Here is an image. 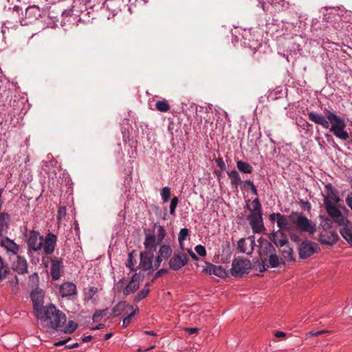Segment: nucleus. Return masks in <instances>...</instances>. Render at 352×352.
I'll return each mask as SVG.
<instances>
[{
  "mask_svg": "<svg viewBox=\"0 0 352 352\" xmlns=\"http://www.w3.org/2000/svg\"><path fill=\"white\" fill-rule=\"evenodd\" d=\"M247 241L249 242L250 249L248 248V252H250V254H251L254 250V247L255 245V241L254 236H250L246 239Z\"/></svg>",
  "mask_w": 352,
  "mask_h": 352,
  "instance_id": "obj_44",
  "label": "nucleus"
},
{
  "mask_svg": "<svg viewBox=\"0 0 352 352\" xmlns=\"http://www.w3.org/2000/svg\"><path fill=\"white\" fill-rule=\"evenodd\" d=\"M107 309H102V310H97L93 316V320L94 321H98V319L100 317H102L103 316L106 315Z\"/></svg>",
  "mask_w": 352,
  "mask_h": 352,
  "instance_id": "obj_46",
  "label": "nucleus"
},
{
  "mask_svg": "<svg viewBox=\"0 0 352 352\" xmlns=\"http://www.w3.org/2000/svg\"><path fill=\"white\" fill-rule=\"evenodd\" d=\"M188 261V256L186 253L175 250L168 261V265L171 270L177 271L185 266Z\"/></svg>",
  "mask_w": 352,
  "mask_h": 352,
  "instance_id": "obj_9",
  "label": "nucleus"
},
{
  "mask_svg": "<svg viewBox=\"0 0 352 352\" xmlns=\"http://www.w3.org/2000/svg\"><path fill=\"white\" fill-rule=\"evenodd\" d=\"M283 96V89L281 86L276 87L274 90L270 91L267 95V100H276Z\"/></svg>",
  "mask_w": 352,
  "mask_h": 352,
  "instance_id": "obj_24",
  "label": "nucleus"
},
{
  "mask_svg": "<svg viewBox=\"0 0 352 352\" xmlns=\"http://www.w3.org/2000/svg\"><path fill=\"white\" fill-rule=\"evenodd\" d=\"M205 271L210 274H214L219 278H224L226 276V270L222 266H217L210 264Z\"/></svg>",
  "mask_w": 352,
  "mask_h": 352,
  "instance_id": "obj_22",
  "label": "nucleus"
},
{
  "mask_svg": "<svg viewBox=\"0 0 352 352\" xmlns=\"http://www.w3.org/2000/svg\"><path fill=\"white\" fill-rule=\"evenodd\" d=\"M265 266L267 267V262H263L261 261V263H259L258 265V270L260 272H263L266 270Z\"/></svg>",
  "mask_w": 352,
  "mask_h": 352,
  "instance_id": "obj_54",
  "label": "nucleus"
},
{
  "mask_svg": "<svg viewBox=\"0 0 352 352\" xmlns=\"http://www.w3.org/2000/svg\"><path fill=\"white\" fill-rule=\"evenodd\" d=\"M30 280L32 282L38 281V276L37 273H34L33 274L30 276Z\"/></svg>",
  "mask_w": 352,
  "mask_h": 352,
  "instance_id": "obj_61",
  "label": "nucleus"
},
{
  "mask_svg": "<svg viewBox=\"0 0 352 352\" xmlns=\"http://www.w3.org/2000/svg\"><path fill=\"white\" fill-rule=\"evenodd\" d=\"M124 279H120L117 285H116V287H117V289L118 291H120L121 289H122L123 286H124Z\"/></svg>",
  "mask_w": 352,
  "mask_h": 352,
  "instance_id": "obj_62",
  "label": "nucleus"
},
{
  "mask_svg": "<svg viewBox=\"0 0 352 352\" xmlns=\"http://www.w3.org/2000/svg\"><path fill=\"white\" fill-rule=\"evenodd\" d=\"M36 317L41 320L47 321L51 328L58 329L63 327L66 322L65 314L58 309L54 305L45 307Z\"/></svg>",
  "mask_w": 352,
  "mask_h": 352,
  "instance_id": "obj_4",
  "label": "nucleus"
},
{
  "mask_svg": "<svg viewBox=\"0 0 352 352\" xmlns=\"http://www.w3.org/2000/svg\"><path fill=\"white\" fill-rule=\"evenodd\" d=\"M63 268L62 258L54 257L51 259L50 274L53 280H57L60 278Z\"/></svg>",
  "mask_w": 352,
  "mask_h": 352,
  "instance_id": "obj_16",
  "label": "nucleus"
},
{
  "mask_svg": "<svg viewBox=\"0 0 352 352\" xmlns=\"http://www.w3.org/2000/svg\"><path fill=\"white\" fill-rule=\"evenodd\" d=\"M188 252L189 254V255L190 256V257L194 260V261H198V256H197V254L190 249H188Z\"/></svg>",
  "mask_w": 352,
  "mask_h": 352,
  "instance_id": "obj_57",
  "label": "nucleus"
},
{
  "mask_svg": "<svg viewBox=\"0 0 352 352\" xmlns=\"http://www.w3.org/2000/svg\"><path fill=\"white\" fill-rule=\"evenodd\" d=\"M27 244L29 253L31 251L37 252L43 248V236L38 231L32 230L29 233Z\"/></svg>",
  "mask_w": 352,
  "mask_h": 352,
  "instance_id": "obj_10",
  "label": "nucleus"
},
{
  "mask_svg": "<svg viewBox=\"0 0 352 352\" xmlns=\"http://www.w3.org/2000/svg\"><path fill=\"white\" fill-rule=\"evenodd\" d=\"M252 268V263L248 258L238 257L233 259L230 272L232 276L241 277L245 274H248Z\"/></svg>",
  "mask_w": 352,
  "mask_h": 352,
  "instance_id": "obj_8",
  "label": "nucleus"
},
{
  "mask_svg": "<svg viewBox=\"0 0 352 352\" xmlns=\"http://www.w3.org/2000/svg\"><path fill=\"white\" fill-rule=\"evenodd\" d=\"M163 258H160L158 255L156 257V259L154 262V265H153V270L154 269H157L159 267V266L160 265L162 261Z\"/></svg>",
  "mask_w": 352,
  "mask_h": 352,
  "instance_id": "obj_49",
  "label": "nucleus"
},
{
  "mask_svg": "<svg viewBox=\"0 0 352 352\" xmlns=\"http://www.w3.org/2000/svg\"><path fill=\"white\" fill-rule=\"evenodd\" d=\"M237 249L242 253L250 254L248 248L247 247V240L245 239H241L237 243Z\"/></svg>",
  "mask_w": 352,
  "mask_h": 352,
  "instance_id": "obj_34",
  "label": "nucleus"
},
{
  "mask_svg": "<svg viewBox=\"0 0 352 352\" xmlns=\"http://www.w3.org/2000/svg\"><path fill=\"white\" fill-rule=\"evenodd\" d=\"M71 338H69L67 339H65V340H60L58 342H56L54 343V345L56 346H62V345H64L66 343H67L69 342V340H70Z\"/></svg>",
  "mask_w": 352,
  "mask_h": 352,
  "instance_id": "obj_56",
  "label": "nucleus"
},
{
  "mask_svg": "<svg viewBox=\"0 0 352 352\" xmlns=\"http://www.w3.org/2000/svg\"><path fill=\"white\" fill-rule=\"evenodd\" d=\"M195 250L196 252L201 256H205L206 255V248L201 245H197L195 246Z\"/></svg>",
  "mask_w": 352,
  "mask_h": 352,
  "instance_id": "obj_45",
  "label": "nucleus"
},
{
  "mask_svg": "<svg viewBox=\"0 0 352 352\" xmlns=\"http://www.w3.org/2000/svg\"><path fill=\"white\" fill-rule=\"evenodd\" d=\"M174 126H175L174 122H170L169 125H168V131H173V130H175L176 132H177L179 131V129H175Z\"/></svg>",
  "mask_w": 352,
  "mask_h": 352,
  "instance_id": "obj_63",
  "label": "nucleus"
},
{
  "mask_svg": "<svg viewBox=\"0 0 352 352\" xmlns=\"http://www.w3.org/2000/svg\"><path fill=\"white\" fill-rule=\"evenodd\" d=\"M134 257H133V252H130L128 255V258L126 262V266L130 269L131 271H135L136 269L134 267Z\"/></svg>",
  "mask_w": 352,
  "mask_h": 352,
  "instance_id": "obj_36",
  "label": "nucleus"
},
{
  "mask_svg": "<svg viewBox=\"0 0 352 352\" xmlns=\"http://www.w3.org/2000/svg\"><path fill=\"white\" fill-rule=\"evenodd\" d=\"M57 236L52 232L46 234L45 239L43 238V250L46 255L52 254L56 245Z\"/></svg>",
  "mask_w": 352,
  "mask_h": 352,
  "instance_id": "obj_14",
  "label": "nucleus"
},
{
  "mask_svg": "<svg viewBox=\"0 0 352 352\" xmlns=\"http://www.w3.org/2000/svg\"><path fill=\"white\" fill-rule=\"evenodd\" d=\"M20 11H22V9L19 6H14L13 7V12L14 14L16 15L14 16V20L12 22V23L14 24V23H17L19 20V12Z\"/></svg>",
  "mask_w": 352,
  "mask_h": 352,
  "instance_id": "obj_43",
  "label": "nucleus"
},
{
  "mask_svg": "<svg viewBox=\"0 0 352 352\" xmlns=\"http://www.w3.org/2000/svg\"><path fill=\"white\" fill-rule=\"evenodd\" d=\"M236 166L238 169L244 173H252L253 171V168L252 166L247 162L238 161Z\"/></svg>",
  "mask_w": 352,
  "mask_h": 352,
  "instance_id": "obj_29",
  "label": "nucleus"
},
{
  "mask_svg": "<svg viewBox=\"0 0 352 352\" xmlns=\"http://www.w3.org/2000/svg\"><path fill=\"white\" fill-rule=\"evenodd\" d=\"M199 331V329L198 328H186V331L188 333V334H195L197 333Z\"/></svg>",
  "mask_w": 352,
  "mask_h": 352,
  "instance_id": "obj_53",
  "label": "nucleus"
},
{
  "mask_svg": "<svg viewBox=\"0 0 352 352\" xmlns=\"http://www.w3.org/2000/svg\"><path fill=\"white\" fill-rule=\"evenodd\" d=\"M65 214H66L65 207L59 208L58 211V215H57L58 219L62 218L63 217L65 216Z\"/></svg>",
  "mask_w": 352,
  "mask_h": 352,
  "instance_id": "obj_47",
  "label": "nucleus"
},
{
  "mask_svg": "<svg viewBox=\"0 0 352 352\" xmlns=\"http://www.w3.org/2000/svg\"><path fill=\"white\" fill-rule=\"evenodd\" d=\"M189 231L187 228H182L180 230L178 234V241L179 243V247L182 250L184 249V241L186 239L188 236Z\"/></svg>",
  "mask_w": 352,
  "mask_h": 352,
  "instance_id": "obj_32",
  "label": "nucleus"
},
{
  "mask_svg": "<svg viewBox=\"0 0 352 352\" xmlns=\"http://www.w3.org/2000/svg\"><path fill=\"white\" fill-rule=\"evenodd\" d=\"M139 288V283H135L134 281H130L123 289V294L126 296L130 294L134 293Z\"/></svg>",
  "mask_w": 352,
  "mask_h": 352,
  "instance_id": "obj_28",
  "label": "nucleus"
},
{
  "mask_svg": "<svg viewBox=\"0 0 352 352\" xmlns=\"http://www.w3.org/2000/svg\"><path fill=\"white\" fill-rule=\"evenodd\" d=\"M258 242L260 246L259 256L261 260L263 262H266L267 258H268L270 254L275 252L276 250L273 245L266 239L261 238L258 240Z\"/></svg>",
  "mask_w": 352,
  "mask_h": 352,
  "instance_id": "obj_13",
  "label": "nucleus"
},
{
  "mask_svg": "<svg viewBox=\"0 0 352 352\" xmlns=\"http://www.w3.org/2000/svg\"><path fill=\"white\" fill-rule=\"evenodd\" d=\"M338 238L339 236L337 233L331 232L330 236H321L320 241L323 244L332 245L337 242Z\"/></svg>",
  "mask_w": 352,
  "mask_h": 352,
  "instance_id": "obj_25",
  "label": "nucleus"
},
{
  "mask_svg": "<svg viewBox=\"0 0 352 352\" xmlns=\"http://www.w3.org/2000/svg\"><path fill=\"white\" fill-rule=\"evenodd\" d=\"M228 176L231 179L232 185L235 186L236 188H237L238 184L242 183L239 174L236 170H233L228 173Z\"/></svg>",
  "mask_w": 352,
  "mask_h": 352,
  "instance_id": "obj_30",
  "label": "nucleus"
},
{
  "mask_svg": "<svg viewBox=\"0 0 352 352\" xmlns=\"http://www.w3.org/2000/svg\"><path fill=\"white\" fill-rule=\"evenodd\" d=\"M140 276L138 273H135L132 277L131 281H134L135 283H139L140 284Z\"/></svg>",
  "mask_w": 352,
  "mask_h": 352,
  "instance_id": "obj_52",
  "label": "nucleus"
},
{
  "mask_svg": "<svg viewBox=\"0 0 352 352\" xmlns=\"http://www.w3.org/2000/svg\"><path fill=\"white\" fill-rule=\"evenodd\" d=\"M272 222L276 221L278 230L274 231L270 239L277 247L283 248L286 244V217L280 213H272L270 215Z\"/></svg>",
  "mask_w": 352,
  "mask_h": 352,
  "instance_id": "obj_5",
  "label": "nucleus"
},
{
  "mask_svg": "<svg viewBox=\"0 0 352 352\" xmlns=\"http://www.w3.org/2000/svg\"><path fill=\"white\" fill-rule=\"evenodd\" d=\"M289 221L301 232L314 234L316 232V225L308 218L300 213L292 212L289 216Z\"/></svg>",
  "mask_w": 352,
  "mask_h": 352,
  "instance_id": "obj_7",
  "label": "nucleus"
},
{
  "mask_svg": "<svg viewBox=\"0 0 352 352\" xmlns=\"http://www.w3.org/2000/svg\"><path fill=\"white\" fill-rule=\"evenodd\" d=\"M78 324L72 320H69L67 324L65 327V329L64 330L67 333H73L77 328Z\"/></svg>",
  "mask_w": 352,
  "mask_h": 352,
  "instance_id": "obj_39",
  "label": "nucleus"
},
{
  "mask_svg": "<svg viewBox=\"0 0 352 352\" xmlns=\"http://www.w3.org/2000/svg\"><path fill=\"white\" fill-rule=\"evenodd\" d=\"M12 269L19 274H25L28 272V263L26 259L21 256H17L12 264Z\"/></svg>",
  "mask_w": 352,
  "mask_h": 352,
  "instance_id": "obj_17",
  "label": "nucleus"
},
{
  "mask_svg": "<svg viewBox=\"0 0 352 352\" xmlns=\"http://www.w3.org/2000/svg\"><path fill=\"white\" fill-rule=\"evenodd\" d=\"M192 130L195 132H224L229 130L230 125L226 119L215 118L214 117L204 118L203 121L202 116L196 113L192 120Z\"/></svg>",
  "mask_w": 352,
  "mask_h": 352,
  "instance_id": "obj_2",
  "label": "nucleus"
},
{
  "mask_svg": "<svg viewBox=\"0 0 352 352\" xmlns=\"http://www.w3.org/2000/svg\"><path fill=\"white\" fill-rule=\"evenodd\" d=\"M41 16V10L38 6H29L25 10V17L29 19V22L38 19Z\"/></svg>",
  "mask_w": 352,
  "mask_h": 352,
  "instance_id": "obj_20",
  "label": "nucleus"
},
{
  "mask_svg": "<svg viewBox=\"0 0 352 352\" xmlns=\"http://www.w3.org/2000/svg\"><path fill=\"white\" fill-rule=\"evenodd\" d=\"M289 236L293 241L298 242L300 241V236L296 235V234L289 233Z\"/></svg>",
  "mask_w": 352,
  "mask_h": 352,
  "instance_id": "obj_59",
  "label": "nucleus"
},
{
  "mask_svg": "<svg viewBox=\"0 0 352 352\" xmlns=\"http://www.w3.org/2000/svg\"><path fill=\"white\" fill-rule=\"evenodd\" d=\"M327 196L324 199V204H338L340 201V197L337 195V190L332 186L331 184L325 185Z\"/></svg>",
  "mask_w": 352,
  "mask_h": 352,
  "instance_id": "obj_18",
  "label": "nucleus"
},
{
  "mask_svg": "<svg viewBox=\"0 0 352 352\" xmlns=\"http://www.w3.org/2000/svg\"><path fill=\"white\" fill-rule=\"evenodd\" d=\"M155 108L157 111L161 112H167L170 109V105L167 100L165 99L157 101Z\"/></svg>",
  "mask_w": 352,
  "mask_h": 352,
  "instance_id": "obj_31",
  "label": "nucleus"
},
{
  "mask_svg": "<svg viewBox=\"0 0 352 352\" xmlns=\"http://www.w3.org/2000/svg\"><path fill=\"white\" fill-rule=\"evenodd\" d=\"M346 204L352 210V196H348L346 197Z\"/></svg>",
  "mask_w": 352,
  "mask_h": 352,
  "instance_id": "obj_60",
  "label": "nucleus"
},
{
  "mask_svg": "<svg viewBox=\"0 0 352 352\" xmlns=\"http://www.w3.org/2000/svg\"><path fill=\"white\" fill-rule=\"evenodd\" d=\"M267 267H277L280 263H284V261L282 258L278 257L276 252L270 254L267 258Z\"/></svg>",
  "mask_w": 352,
  "mask_h": 352,
  "instance_id": "obj_23",
  "label": "nucleus"
},
{
  "mask_svg": "<svg viewBox=\"0 0 352 352\" xmlns=\"http://www.w3.org/2000/svg\"><path fill=\"white\" fill-rule=\"evenodd\" d=\"M8 245L6 246V249L12 252L14 254H16L19 252V246L16 244L13 241H11L8 239L7 240Z\"/></svg>",
  "mask_w": 352,
  "mask_h": 352,
  "instance_id": "obj_35",
  "label": "nucleus"
},
{
  "mask_svg": "<svg viewBox=\"0 0 352 352\" xmlns=\"http://www.w3.org/2000/svg\"><path fill=\"white\" fill-rule=\"evenodd\" d=\"M252 208H250L249 205H247V208L250 210V214L248 217L250 221V225L254 233H261L265 230V227L263 222L261 204L258 199H254L252 201Z\"/></svg>",
  "mask_w": 352,
  "mask_h": 352,
  "instance_id": "obj_6",
  "label": "nucleus"
},
{
  "mask_svg": "<svg viewBox=\"0 0 352 352\" xmlns=\"http://www.w3.org/2000/svg\"><path fill=\"white\" fill-rule=\"evenodd\" d=\"M78 346H79V344L78 342H74V343L68 344L66 347L68 349H74V348L78 347Z\"/></svg>",
  "mask_w": 352,
  "mask_h": 352,
  "instance_id": "obj_64",
  "label": "nucleus"
},
{
  "mask_svg": "<svg viewBox=\"0 0 352 352\" xmlns=\"http://www.w3.org/2000/svg\"><path fill=\"white\" fill-rule=\"evenodd\" d=\"M162 198L164 202L168 201L170 196V190L168 187H164L161 192Z\"/></svg>",
  "mask_w": 352,
  "mask_h": 352,
  "instance_id": "obj_41",
  "label": "nucleus"
},
{
  "mask_svg": "<svg viewBox=\"0 0 352 352\" xmlns=\"http://www.w3.org/2000/svg\"><path fill=\"white\" fill-rule=\"evenodd\" d=\"M146 249L152 250L156 246V236L154 234H146L145 241L144 243Z\"/></svg>",
  "mask_w": 352,
  "mask_h": 352,
  "instance_id": "obj_27",
  "label": "nucleus"
},
{
  "mask_svg": "<svg viewBox=\"0 0 352 352\" xmlns=\"http://www.w3.org/2000/svg\"><path fill=\"white\" fill-rule=\"evenodd\" d=\"M308 119L316 124L320 125L323 129L329 130V132H346V121L336 111L324 109L323 114L316 111L307 113Z\"/></svg>",
  "mask_w": 352,
  "mask_h": 352,
  "instance_id": "obj_1",
  "label": "nucleus"
},
{
  "mask_svg": "<svg viewBox=\"0 0 352 352\" xmlns=\"http://www.w3.org/2000/svg\"><path fill=\"white\" fill-rule=\"evenodd\" d=\"M335 204L326 203L324 205L328 214L336 223L342 226L340 229V233L352 247V223L342 216L340 210Z\"/></svg>",
  "mask_w": 352,
  "mask_h": 352,
  "instance_id": "obj_3",
  "label": "nucleus"
},
{
  "mask_svg": "<svg viewBox=\"0 0 352 352\" xmlns=\"http://www.w3.org/2000/svg\"><path fill=\"white\" fill-rule=\"evenodd\" d=\"M217 165L221 168L224 169L226 167L225 163L222 158H218L216 160Z\"/></svg>",
  "mask_w": 352,
  "mask_h": 352,
  "instance_id": "obj_50",
  "label": "nucleus"
},
{
  "mask_svg": "<svg viewBox=\"0 0 352 352\" xmlns=\"http://www.w3.org/2000/svg\"><path fill=\"white\" fill-rule=\"evenodd\" d=\"M319 249L318 245L314 242L303 241L299 248V256L301 258H307L316 252Z\"/></svg>",
  "mask_w": 352,
  "mask_h": 352,
  "instance_id": "obj_12",
  "label": "nucleus"
},
{
  "mask_svg": "<svg viewBox=\"0 0 352 352\" xmlns=\"http://www.w3.org/2000/svg\"><path fill=\"white\" fill-rule=\"evenodd\" d=\"M165 235V229L161 226H157V240L158 243H160L163 241Z\"/></svg>",
  "mask_w": 352,
  "mask_h": 352,
  "instance_id": "obj_38",
  "label": "nucleus"
},
{
  "mask_svg": "<svg viewBox=\"0 0 352 352\" xmlns=\"http://www.w3.org/2000/svg\"><path fill=\"white\" fill-rule=\"evenodd\" d=\"M150 290L148 288L144 287V289H142L135 297V301L140 302L142 299L146 297Z\"/></svg>",
  "mask_w": 352,
  "mask_h": 352,
  "instance_id": "obj_37",
  "label": "nucleus"
},
{
  "mask_svg": "<svg viewBox=\"0 0 352 352\" xmlns=\"http://www.w3.org/2000/svg\"><path fill=\"white\" fill-rule=\"evenodd\" d=\"M168 270L166 269H160L155 274V278H157L162 276L164 274H166Z\"/></svg>",
  "mask_w": 352,
  "mask_h": 352,
  "instance_id": "obj_51",
  "label": "nucleus"
},
{
  "mask_svg": "<svg viewBox=\"0 0 352 352\" xmlns=\"http://www.w3.org/2000/svg\"><path fill=\"white\" fill-rule=\"evenodd\" d=\"M153 254L152 252H141L139 267H140L144 271H149L148 273L153 272Z\"/></svg>",
  "mask_w": 352,
  "mask_h": 352,
  "instance_id": "obj_15",
  "label": "nucleus"
},
{
  "mask_svg": "<svg viewBox=\"0 0 352 352\" xmlns=\"http://www.w3.org/2000/svg\"><path fill=\"white\" fill-rule=\"evenodd\" d=\"M9 272L10 270L7 264L4 263L3 258L0 256V282L6 277Z\"/></svg>",
  "mask_w": 352,
  "mask_h": 352,
  "instance_id": "obj_33",
  "label": "nucleus"
},
{
  "mask_svg": "<svg viewBox=\"0 0 352 352\" xmlns=\"http://www.w3.org/2000/svg\"><path fill=\"white\" fill-rule=\"evenodd\" d=\"M59 294L63 297H71L76 294V286L71 282L63 283L59 287Z\"/></svg>",
  "mask_w": 352,
  "mask_h": 352,
  "instance_id": "obj_19",
  "label": "nucleus"
},
{
  "mask_svg": "<svg viewBox=\"0 0 352 352\" xmlns=\"http://www.w3.org/2000/svg\"><path fill=\"white\" fill-rule=\"evenodd\" d=\"M133 307L129 304H127L125 301L119 302L112 310V315L113 316H119L122 314L128 312V310L133 309Z\"/></svg>",
  "mask_w": 352,
  "mask_h": 352,
  "instance_id": "obj_21",
  "label": "nucleus"
},
{
  "mask_svg": "<svg viewBox=\"0 0 352 352\" xmlns=\"http://www.w3.org/2000/svg\"><path fill=\"white\" fill-rule=\"evenodd\" d=\"M173 253V250L170 245H163L158 251V256L163 259L168 258Z\"/></svg>",
  "mask_w": 352,
  "mask_h": 352,
  "instance_id": "obj_26",
  "label": "nucleus"
},
{
  "mask_svg": "<svg viewBox=\"0 0 352 352\" xmlns=\"http://www.w3.org/2000/svg\"><path fill=\"white\" fill-rule=\"evenodd\" d=\"M338 138L346 140L349 138V133H334Z\"/></svg>",
  "mask_w": 352,
  "mask_h": 352,
  "instance_id": "obj_55",
  "label": "nucleus"
},
{
  "mask_svg": "<svg viewBox=\"0 0 352 352\" xmlns=\"http://www.w3.org/2000/svg\"><path fill=\"white\" fill-rule=\"evenodd\" d=\"M326 333H329V331H326V330H322V331H310L309 332V334L313 336H318L320 335L326 334Z\"/></svg>",
  "mask_w": 352,
  "mask_h": 352,
  "instance_id": "obj_48",
  "label": "nucleus"
},
{
  "mask_svg": "<svg viewBox=\"0 0 352 352\" xmlns=\"http://www.w3.org/2000/svg\"><path fill=\"white\" fill-rule=\"evenodd\" d=\"M131 313L127 315V316H126L125 318H124L123 320H122V326L124 327H126L129 323L131 322V319L135 315V311H133V309H131Z\"/></svg>",
  "mask_w": 352,
  "mask_h": 352,
  "instance_id": "obj_40",
  "label": "nucleus"
},
{
  "mask_svg": "<svg viewBox=\"0 0 352 352\" xmlns=\"http://www.w3.org/2000/svg\"><path fill=\"white\" fill-rule=\"evenodd\" d=\"M274 336L276 338H284L286 337V333L283 331H276L274 333Z\"/></svg>",
  "mask_w": 352,
  "mask_h": 352,
  "instance_id": "obj_58",
  "label": "nucleus"
},
{
  "mask_svg": "<svg viewBox=\"0 0 352 352\" xmlns=\"http://www.w3.org/2000/svg\"><path fill=\"white\" fill-rule=\"evenodd\" d=\"M178 204V198L177 197H174L172 198L170 204V213L171 214H175V209Z\"/></svg>",
  "mask_w": 352,
  "mask_h": 352,
  "instance_id": "obj_42",
  "label": "nucleus"
},
{
  "mask_svg": "<svg viewBox=\"0 0 352 352\" xmlns=\"http://www.w3.org/2000/svg\"><path fill=\"white\" fill-rule=\"evenodd\" d=\"M30 298L33 302L34 309L36 311V315L45 309V307L43 306V290L39 288H36L31 292Z\"/></svg>",
  "mask_w": 352,
  "mask_h": 352,
  "instance_id": "obj_11",
  "label": "nucleus"
}]
</instances>
